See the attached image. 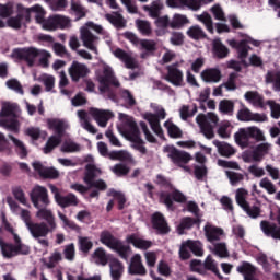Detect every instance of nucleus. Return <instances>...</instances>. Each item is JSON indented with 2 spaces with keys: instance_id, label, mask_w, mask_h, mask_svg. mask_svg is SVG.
Masks as SVG:
<instances>
[{
  "instance_id": "nucleus-1",
  "label": "nucleus",
  "mask_w": 280,
  "mask_h": 280,
  "mask_svg": "<svg viewBox=\"0 0 280 280\" xmlns=\"http://www.w3.org/2000/svg\"><path fill=\"white\" fill-rule=\"evenodd\" d=\"M119 120H120V126H118V129L129 141H131V148L133 150H138L140 154H145L148 150L143 145V140L141 139V133L139 132V128L137 127V122H135V119L132 117L119 113L118 114Z\"/></svg>"
},
{
  "instance_id": "nucleus-2",
  "label": "nucleus",
  "mask_w": 280,
  "mask_h": 280,
  "mask_svg": "<svg viewBox=\"0 0 280 280\" xmlns=\"http://www.w3.org/2000/svg\"><path fill=\"white\" fill-rule=\"evenodd\" d=\"M102 175V170L97 168L95 164H88L85 166V173L83 176V183H85L86 186L82 184H71L70 189H73V191H78L79 194H86L90 189H100V191H106L108 188V185H106V182L104 179H96L97 176Z\"/></svg>"
},
{
  "instance_id": "nucleus-3",
  "label": "nucleus",
  "mask_w": 280,
  "mask_h": 280,
  "mask_svg": "<svg viewBox=\"0 0 280 280\" xmlns=\"http://www.w3.org/2000/svg\"><path fill=\"white\" fill-rule=\"evenodd\" d=\"M46 124L48 130H52V132L57 133L56 136H51L44 147V154H49V152L58 148L62 142V136L65 135V130L69 129V122L60 118H48Z\"/></svg>"
},
{
  "instance_id": "nucleus-4",
  "label": "nucleus",
  "mask_w": 280,
  "mask_h": 280,
  "mask_svg": "<svg viewBox=\"0 0 280 280\" xmlns=\"http://www.w3.org/2000/svg\"><path fill=\"white\" fill-rule=\"evenodd\" d=\"M102 26L93 22H88L80 28V39L83 43V47L95 54V56H100V50H97L98 38L92 32L102 34Z\"/></svg>"
},
{
  "instance_id": "nucleus-5",
  "label": "nucleus",
  "mask_w": 280,
  "mask_h": 280,
  "mask_svg": "<svg viewBox=\"0 0 280 280\" xmlns=\"http://www.w3.org/2000/svg\"><path fill=\"white\" fill-rule=\"evenodd\" d=\"M151 108L155 114L147 112L143 114V119H145V121H149L153 132L159 136L160 139H163V128H161V119H165V117H167V113L165 112V108H163V106L156 103H151Z\"/></svg>"
},
{
  "instance_id": "nucleus-6",
  "label": "nucleus",
  "mask_w": 280,
  "mask_h": 280,
  "mask_svg": "<svg viewBox=\"0 0 280 280\" xmlns=\"http://www.w3.org/2000/svg\"><path fill=\"white\" fill-rule=\"evenodd\" d=\"M96 80L100 83L98 89L101 93H108L110 84L119 86V81L115 79L113 68L105 62H101L100 69L96 70Z\"/></svg>"
},
{
  "instance_id": "nucleus-7",
  "label": "nucleus",
  "mask_w": 280,
  "mask_h": 280,
  "mask_svg": "<svg viewBox=\"0 0 280 280\" xmlns=\"http://www.w3.org/2000/svg\"><path fill=\"white\" fill-rule=\"evenodd\" d=\"M100 242L110 248V250H115L122 259H128V255H130V247L121 243V241L117 240L113 236V234L108 231H103L100 235Z\"/></svg>"
},
{
  "instance_id": "nucleus-8",
  "label": "nucleus",
  "mask_w": 280,
  "mask_h": 280,
  "mask_svg": "<svg viewBox=\"0 0 280 280\" xmlns=\"http://www.w3.org/2000/svg\"><path fill=\"white\" fill-rule=\"evenodd\" d=\"M218 121H220V118L214 113H208L207 115L199 114L196 117V122L200 128V132L206 139H213L215 137L213 126H218Z\"/></svg>"
},
{
  "instance_id": "nucleus-9",
  "label": "nucleus",
  "mask_w": 280,
  "mask_h": 280,
  "mask_svg": "<svg viewBox=\"0 0 280 280\" xmlns=\"http://www.w3.org/2000/svg\"><path fill=\"white\" fill-rule=\"evenodd\" d=\"M248 43L254 45V47H259V45H261L260 40L254 39L248 35L245 36V39L240 42L235 39L228 40V45H230L232 49H236L238 60H241L243 65H246V58H248V51H250V46H248Z\"/></svg>"
},
{
  "instance_id": "nucleus-10",
  "label": "nucleus",
  "mask_w": 280,
  "mask_h": 280,
  "mask_svg": "<svg viewBox=\"0 0 280 280\" xmlns=\"http://www.w3.org/2000/svg\"><path fill=\"white\" fill-rule=\"evenodd\" d=\"M35 215L38 220H45V222H40L38 224H44L45 225V232L44 234H39L38 237H47L49 233H54L56 231V218L54 217V212L47 208V206H44L43 203L38 205Z\"/></svg>"
},
{
  "instance_id": "nucleus-11",
  "label": "nucleus",
  "mask_w": 280,
  "mask_h": 280,
  "mask_svg": "<svg viewBox=\"0 0 280 280\" xmlns=\"http://www.w3.org/2000/svg\"><path fill=\"white\" fill-rule=\"evenodd\" d=\"M18 215H20L21 220L24 222L32 237L38 238L39 235H45V224H38L36 222H33L32 212H30V210H25L22 208Z\"/></svg>"
},
{
  "instance_id": "nucleus-12",
  "label": "nucleus",
  "mask_w": 280,
  "mask_h": 280,
  "mask_svg": "<svg viewBox=\"0 0 280 280\" xmlns=\"http://www.w3.org/2000/svg\"><path fill=\"white\" fill-rule=\"evenodd\" d=\"M3 231H8L9 233H11V235H13L16 255H28L30 254V246H27L21 242V236H19V234H16V232H14V228H12V225H10V223L8 222V219L5 218V214H2V224L0 226V233H3Z\"/></svg>"
},
{
  "instance_id": "nucleus-13",
  "label": "nucleus",
  "mask_w": 280,
  "mask_h": 280,
  "mask_svg": "<svg viewBox=\"0 0 280 280\" xmlns=\"http://www.w3.org/2000/svg\"><path fill=\"white\" fill-rule=\"evenodd\" d=\"M3 231H8L9 233H11V235H13L16 255H28L30 254V246H27L21 242V236H19V234H16V232H14V228H12V225H10V223L8 222V219L5 218V214H2V224L0 226V233H3Z\"/></svg>"
},
{
  "instance_id": "nucleus-14",
  "label": "nucleus",
  "mask_w": 280,
  "mask_h": 280,
  "mask_svg": "<svg viewBox=\"0 0 280 280\" xmlns=\"http://www.w3.org/2000/svg\"><path fill=\"white\" fill-rule=\"evenodd\" d=\"M183 62L184 61L180 60L166 67L167 73L164 79L166 82H170V84H173V86H183L185 82V74L183 70L178 69V67L183 66Z\"/></svg>"
},
{
  "instance_id": "nucleus-15",
  "label": "nucleus",
  "mask_w": 280,
  "mask_h": 280,
  "mask_svg": "<svg viewBox=\"0 0 280 280\" xmlns=\"http://www.w3.org/2000/svg\"><path fill=\"white\" fill-rule=\"evenodd\" d=\"M213 0H166V4L168 8H188L194 12H198L202 8V5H207V3H212Z\"/></svg>"
},
{
  "instance_id": "nucleus-16",
  "label": "nucleus",
  "mask_w": 280,
  "mask_h": 280,
  "mask_svg": "<svg viewBox=\"0 0 280 280\" xmlns=\"http://www.w3.org/2000/svg\"><path fill=\"white\" fill-rule=\"evenodd\" d=\"M248 190L244 188H238L236 190L235 200L238 206L243 208V210L249 215V218H258L259 217V208L248 206Z\"/></svg>"
},
{
  "instance_id": "nucleus-17",
  "label": "nucleus",
  "mask_w": 280,
  "mask_h": 280,
  "mask_svg": "<svg viewBox=\"0 0 280 280\" xmlns=\"http://www.w3.org/2000/svg\"><path fill=\"white\" fill-rule=\"evenodd\" d=\"M30 197L35 208H38V205L49 207L51 202L49 200V192L47 191V188H45V186L36 185L35 187H33Z\"/></svg>"
},
{
  "instance_id": "nucleus-18",
  "label": "nucleus",
  "mask_w": 280,
  "mask_h": 280,
  "mask_svg": "<svg viewBox=\"0 0 280 280\" xmlns=\"http://www.w3.org/2000/svg\"><path fill=\"white\" fill-rule=\"evenodd\" d=\"M19 10L20 12H23L25 14V23H30L31 19H32V12H35V20L36 23H39V25H44L45 23V9H43V7H40L39 4H36L34 7L31 8H24L22 4H19Z\"/></svg>"
},
{
  "instance_id": "nucleus-19",
  "label": "nucleus",
  "mask_w": 280,
  "mask_h": 280,
  "mask_svg": "<svg viewBox=\"0 0 280 280\" xmlns=\"http://www.w3.org/2000/svg\"><path fill=\"white\" fill-rule=\"evenodd\" d=\"M112 54H113V56H115V58H118V60H120V62H124V65L127 69H138L139 68V61H137V58L135 57V55H132V52H126L121 48H116L114 50L112 49Z\"/></svg>"
},
{
  "instance_id": "nucleus-20",
  "label": "nucleus",
  "mask_w": 280,
  "mask_h": 280,
  "mask_svg": "<svg viewBox=\"0 0 280 280\" xmlns=\"http://www.w3.org/2000/svg\"><path fill=\"white\" fill-rule=\"evenodd\" d=\"M89 113L101 128H106V126H108V120L113 119L114 117L113 112L108 109L92 107L90 108Z\"/></svg>"
},
{
  "instance_id": "nucleus-21",
  "label": "nucleus",
  "mask_w": 280,
  "mask_h": 280,
  "mask_svg": "<svg viewBox=\"0 0 280 280\" xmlns=\"http://www.w3.org/2000/svg\"><path fill=\"white\" fill-rule=\"evenodd\" d=\"M38 50L37 48L30 47V48H20L13 51V56L15 58H21V60H25L28 67H33L34 62L38 58Z\"/></svg>"
},
{
  "instance_id": "nucleus-22",
  "label": "nucleus",
  "mask_w": 280,
  "mask_h": 280,
  "mask_svg": "<svg viewBox=\"0 0 280 280\" xmlns=\"http://www.w3.org/2000/svg\"><path fill=\"white\" fill-rule=\"evenodd\" d=\"M91 73L89 66L79 61H73L69 68V75L73 82H79L81 78H86Z\"/></svg>"
},
{
  "instance_id": "nucleus-23",
  "label": "nucleus",
  "mask_w": 280,
  "mask_h": 280,
  "mask_svg": "<svg viewBox=\"0 0 280 280\" xmlns=\"http://www.w3.org/2000/svg\"><path fill=\"white\" fill-rule=\"evenodd\" d=\"M277 221L280 224V209L278 211ZM260 229L267 237H273V240H280V228H277L275 223L268 221H261Z\"/></svg>"
},
{
  "instance_id": "nucleus-24",
  "label": "nucleus",
  "mask_w": 280,
  "mask_h": 280,
  "mask_svg": "<svg viewBox=\"0 0 280 280\" xmlns=\"http://www.w3.org/2000/svg\"><path fill=\"white\" fill-rule=\"evenodd\" d=\"M203 231L208 242H210L211 244H213L214 242H220V240L224 237V230L211 223H207L203 228Z\"/></svg>"
},
{
  "instance_id": "nucleus-25",
  "label": "nucleus",
  "mask_w": 280,
  "mask_h": 280,
  "mask_svg": "<svg viewBox=\"0 0 280 280\" xmlns=\"http://www.w3.org/2000/svg\"><path fill=\"white\" fill-rule=\"evenodd\" d=\"M33 167L42 178H58L60 173L54 167H47L40 162H33Z\"/></svg>"
},
{
  "instance_id": "nucleus-26",
  "label": "nucleus",
  "mask_w": 280,
  "mask_h": 280,
  "mask_svg": "<svg viewBox=\"0 0 280 280\" xmlns=\"http://www.w3.org/2000/svg\"><path fill=\"white\" fill-rule=\"evenodd\" d=\"M161 202L166 205L167 209H172V202L175 200V202H185L187 200V197L183 195V192L178 190H173L172 195L170 192H162L160 196Z\"/></svg>"
},
{
  "instance_id": "nucleus-27",
  "label": "nucleus",
  "mask_w": 280,
  "mask_h": 280,
  "mask_svg": "<svg viewBox=\"0 0 280 280\" xmlns=\"http://www.w3.org/2000/svg\"><path fill=\"white\" fill-rule=\"evenodd\" d=\"M200 77L208 84H218L222 80V71L218 68H208L201 72Z\"/></svg>"
},
{
  "instance_id": "nucleus-28",
  "label": "nucleus",
  "mask_w": 280,
  "mask_h": 280,
  "mask_svg": "<svg viewBox=\"0 0 280 280\" xmlns=\"http://www.w3.org/2000/svg\"><path fill=\"white\" fill-rule=\"evenodd\" d=\"M129 275H140L143 276L148 272L145 270V266L143 265V260L139 254L132 256L129 267H128Z\"/></svg>"
},
{
  "instance_id": "nucleus-29",
  "label": "nucleus",
  "mask_w": 280,
  "mask_h": 280,
  "mask_svg": "<svg viewBox=\"0 0 280 280\" xmlns=\"http://www.w3.org/2000/svg\"><path fill=\"white\" fill-rule=\"evenodd\" d=\"M127 243L132 244V246L139 250H148V248H152V241L142 238L139 234H131L127 236Z\"/></svg>"
},
{
  "instance_id": "nucleus-30",
  "label": "nucleus",
  "mask_w": 280,
  "mask_h": 280,
  "mask_svg": "<svg viewBox=\"0 0 280 280\" xmlns=\"http://www.w3.org/2000/svg\"><path fill=\"white\" fill-rule=\"evenodd\" d=\"M165 5L163 4V0H154L149 5H143L142 10L148 12L151 19H159L161 16V12L163 11Z\"/></svg>"
},
{
  "instance_id": "nucleus-31",
  "label": "nucleus",
  "mask_w": 280,
  "mask_h": 280,
  "mask_svg": "<svg viewBox=\"0 0 280 280\" xmlns=\"http://www.w3.org/2000/svg\"><path fill=\"white\" fill-rule=\"evenodd\" d=\"M234 139L240 148H248L250 145V133L247 128H241L235 135Z\"/></svg>"
},
{
  "instance_id": "nucleus-32",
  "label": "nucleus",
  "mask_w": 280,
  "mask_h": 280,
  "mask_svg": "<svg viewBox=\"0 0 280 280\" xmlns=\"http://www.w3.org/2000/svg\"><path fill=\"white\" fill-rule=\"evenodd\" d=\"M152 224L160 233H170V226H167V222H165V218L161 212H155L152 215Z\"/></svg>"
},
{
  "instance_id": "nucleus-33",
  "label": "nucleus",
  "mask_w": 280,
  "mask_h": 280,
  "mask_svg": "<svg viewBox=\"0 0 280 280\" xmlns=\"http://www.w3.org/2000/svg\"><path fill=\"white\" fill-rule=\"evenodd\" d=\"M33 78L35 82H43L47 92L54 91V86H56V78L54 75L44 73L36 78V73H33Z\"/></svg>"
},
{
  "instance_id": "nucleus-34",
  "label": "nucleus",
  "mask_w": 280,
  "mask_h": 280,
  "mask_svg": "<svg viewBox=\"0 0 280 280\" xmlns=\"http://www.w3.org/2000/svg\"><path fill=\"white\" fill-rule=\"evenodd\" d=\"M212 54L217 58H226V56H229V48L223 45L220 38H215L212 42Z\"/></svg>"
},
{
  "instance_id": "nucleus-35",
  "label": "nucleus",
  "mask_w": 280,
  "mask_h": 280,
  "mask_svg": "<svg viewBox=\"0 0 280 280\" xmlns=\"http://www.w3.org/2000/svg\"><path fill=\"white\" fill-rule=\"evenodd\" d=\"M172 21H170V16L163 15L161 18H158L155 21L156 31L155 34L158 36H164V34H167V28L171 27Z\"/></svg>"
},
{
  "instance_id": "nucleus-36",
  "label": "nucleus",
  "mask_w": 280,
  "mask_h": 280,
  "mask_svg": "<svg viewBox=\"0 0 280 280\" xmlns=\"http://www.w3.org/2000/svg\"><path fill=\"white\" fill-rule=\"evenodd\" d=\"M77 115L79 117L80 126H82L84 130L91 132V135H95V132H97V129H95L89 121V113H86V110H78Z\"/></svg>"
},
{
  "instance_id": "nucleus-37",
  "label": "nucleus",
  "mask_w": 280,
  "mask_h": 280,
  "mask_svg": "<svg viewBox=\"0 0 280 280\" xmlns=\"http://www.w3.org/2000/svg\"><path fill=\"white\" fill-rule=\"evenodd\" d=\"M55 202L59 207H62V209H66V207H78V197L73 194H68L66 196H60Z\"/></svg>"
},
{
  "instance_id": "nucleus-38",
  "label": "nucleus",
  "mask_w": 280,
  "mask_h": 280,
  "mask_svg": "<svg viewBox=\"0 0 280 280\" xmlns=\"http://www.w3.org/2000/svg\"><path fill=\"white\" fill-rule=\"evenodd\" d=\"M246 102L255 106L256 108H264V97L255 91L246 92L244 95Z\"/></svg>"
},
{
  "instance_id": "nucleus-39",
  "label": "nucleus",
  "mask_w": 280,
  "mask_h": 280,
  "mask_svg": "<svg viewBox=\"0 0 280 280\" xmlns=\"http://www.w3.org/2000/svg\"><path fill=\"white\" fill-rule=\"evenodd\" d=\"M0 249L4 259H12V257H16V248L12 243H5V241L0 238Z\"/></svg>"
},
{
  "instance_id": "nucleus-40",
  "label": "nucleus",
  "mask_w": 280,
  "mask_h": 280,
  "mask_svg": "<svg viewBox=\"0 0 280 280\" xmlns=\"http://www.w3.org/2000/svg\"><path fill=\"white\" fill-rule=\"evenodd\" d=\"M213 145H215V148H218V152L219 154H221V156H233V154H235V148H233V145L226 143V142H220L218 140L213 141Z\"/></svg>"
},
{
  "instance_id": "nucleus-41",
  "label": "nucleus",
  "mask_w": 280,
  "mask_h": 280,
  "mask_svg": "<svg viewBox=\"0 0 280 280\" xmlns=\"http://www.w3.org/2000/svg\"><path fill=\"white\" fill-rule=\"evenodd\" d=\"M109 268L113 280L121 279V275H124V265H121L119 260L112 259L109 262Z\"/></svg>"
},
{
  "instance_id": "nucleus-42",
  "label": "nucleus",
  "mask_w": 280,
  "mask_h": 280,
  "mask_svg": "<svg viewBox=\"0 0 280 280\" xmlns=\"http://www.w3.org/2000/svg\"><path fill=\"white\" fill-rule=\"evenodd\" d=\"M92 260L94 261V264H97V266H106V264H108V254H106V250H104V248L98 247L92 254Z\"/></svg>"
},
{
  "instance_id": "nucleus-43",
  "label": "nucleus",
  "mask_w": 280,
  "mask_h": 280,
  "mask_svg": "<svg viewBox=\"0 0 280 280\" xmlns=\"http://www.w3.org/2000/svg\"><path fill=\"white\" fill-rule=\"evenodd\" d=\"M233 132V125L229 120H223L219 124L218 135L221 139H229Z\"/></svg>"
},
{
  "instance_id": "nucleus-44",
  "label": "nucleus",
  "mask_w": 280,
  "mask_h": 280,
  "mask_svg": "<svg viewBox=\"0 0 280 280\" xmlns=\"http://www.w3.org/2000/svg\"><path fill=\"white\" fill-rule=\"evenodd\" d=\"M23 20L25 21V13L19 10V4H18V15L9 18L7 23L9 27H12L13 30H21V26L23 25Z\"/></svg>"
},
{
  "instance_id": "nucleus-45",
  "label": "nucleus",
  "mask_w": 280,
  "mask_h": 280,
  "mask_svg": "<svg viewBox=\"0 0 280 280\" xmlns=\"http://www.w3.org/2000/svg\"><path fill=\"white\" fill-rule=\"evenodd\" d=\"M109 159L113 161H125L126 163H135L132 154L128 151H114L109 154Z\"/></svg>"
},
{
  "instance_id": "nucleus-46",
  "label": "nucleus",
  "mask_w": 280,
  "mask_h": 280,
  "mask_svg": "<svg viewBox=\"0 0 280 280\" xmlns=\"http://www.w3.org/2000/svg\"><path fill=\"white\" fill-rule=\"evenodd\" d=\"M0 126H2V128H5V130H9V132H14L15 135H19V131L21 130V124H19V120H16V118H13L11 120L1 119Z\"/></svg>"
},
{
  "instance_id": "nucleus-47",
  "label": "nucleus",
  "mask_w": 280,
  "mask_h": 280,
  "mask_svg": "<svg viewBox=\"0 0 280 280\" xmlns=\"http://www.w3.org/2000/svg\"><path fill=\"white\" fill-rule=\"evenodd\" d=\"M9 139L12 141L19 156H21V159H25V156H27V148L25 147V143L12 135H9Z\"/></svg>"
},
{
  "instance_id": "nucleus-48",
  "label": "nucleus",
  "mask_w": 280,
  "mask_h": 280,
  "mask_svg": "<svg viewBox=\"0 0 280 280\" xmlns=\"http://www.w3.org/2000/svg\"><path fill=\"white\" fill-rule=\"evenodd\" d=\"M189 23V19H187V15L183 14H174L171 20V28L172 30H180L184 25H187Z\"/></svg>"
},
{
  "instance_id": "nucleus-49",
  "label": "nucleus",
  "mask_w": 280,
  "mask_h": 280,
  "mask_svg": "<svg viewBox=\"0 0 280 280\" xmlns=\"http://www.w3.org/2000/svg\"><path fill=\"white\" fill-rule=\"evenodd\" d=\"M42 261L46 268H56V265L59 261H62V254L60 252H55L49 258H43Z\"/></svg>"
},
{
  "instance_id": "nucleus-50",
  "label": "nucleus",
  "mask_w": 280,
  "mask_h": 280,
  "mask_svg": "<svg viewBox=\"0 0 280 280\" xmlns=\"http://www.w3.org/2000/svg\"><path fill=\"white\" fill-rule=\"evenodd\" d=\"M136 27L142 34V36L152 35V24L145 20H136Z\"/></svg>"
},
{
  "instance_id": "nucleus-51",
  "label": "nucleus",
  "mask_w": 280,
  "mask_h": 280,
  "mask_svg": "<svg viewBox=\"0 0 280 280\" xmlns=\"http://www.w3.org/2000/svg\"><path fill=\"white\" fill-rule=\"evenodd\" d=\"M164 128H166L172 139H180L183 137V131L180 130V128H178V126L174 125V122L170 120L164 122Z\"/></svg>"
},
{
  "instance_id": "nucleus-52",
  "label": "nucleus",
  "mask_w": 280,
  "mask_h": 280,
  "mask_svg": "<svg viewBox=\"0 0 280 280\" xmlns=\"http://www.w3.org/2000/svg\"><path fill=\"white\" fill-rule=\"evenodd\" d=\"M203 268H205L206 272H207V270H210L211 272L217 275V277H219V279H222V275L220 273V270H218V262L214 261V259H213V257H211V255L207 256V258L203 262Z\"/></svg>"
},
{
  "instance_id": "nucleus-53",
  "label": "nucleus",
  "mask_w": 280,
  "mask_h": 280,
  "mask_svg": "<svg viewBox=\"0 0 280 280\" xmlns=\"http://www.w3.org/2000/svg\"><path fill=\"white\" fill-rule=\"evenodd\" d=\"M187 36H189V38H192V40H200L207 35L205 34L202 27H200L199 25H194L188 28Z\"/></svg>"
},
{
  "instance_id": "nucleus-54",
  "label": "nucleus",
  "mask_w": 280,
  "mask_h": 280,
  "mask_svg": "<svg viewBox=\"0 0 280 280\" xmlns=\"http://www.w3.org/2000/svg\"><path fill=\"white\" fill-rule=\"evenodd\" d=\"M67 280H102V276L95 275L90 278H84L81 273L75 272V269H69L67 271Z\"/></svg>"
},
{
  "instance_id": "nucleus-55",
  "label": "nucleus",
  "mask_w": 280,
  "mask_h": 280,
  "mask_svg": "<svg viewBox=\"0 0 280 280\" xmlns=\"http://www.w3.org/2000/svg\"><path fill=\"white\" fill-rule=\"evenodd\" d=\"M105 19H107V21L112 23V25H114L115 27H124L126 25V22L124 21V16H121L117 12L106 14Z\"/></svg>"
},
{
  "instance_id": "nucleus-56",
  "label": "nucleus",
  "mask_w": 280,
  "mask_h": 280,
  "mask_svg": "<svg viewBox=\"0 0 280 280\" xmlns=\"http://www.w3.org/2000/svg\"><path fill=\"white\" fill-rule=\"evenodd\" d=\"M80 150H82V147L73 140L65 141L61 145V152H66L68 154L80 152Z\"/></svg>"
},
{
  "instance_id": "nucleus-57",
  "label": "nucleus",
  "mask_w": 280,
  "mask_h": 280,
  "mask_svg": "<svg viewBox=\"0 0 280 280\" xmlns=\"http://www.w3.org/2000/svg\"><path fill=\"white\" fill-rule=\"evenodd\" d=\"M196 19L197 21H200V23H203L210 34H213V20L209 13L203 12L199 15H196Z\"/></svg>"
},
{
  "instance_id": "nucleus-58",
  "label": "nucleus",
  "mask_w": 280,
  "mask_h": 280,
  "mask_svg": "<svg viewBox=\"0 0 280 280\" xmlns=\"http://www.w3.org/2000/svg\"><path fill=\"white\" fill-rule=\"evenodd\" d=\"M211 250L214 255H217V257H221L222 259L229 257V248H226V243H215Z\"/></svg>"
},
{
  "instance_id": "nucleus-59",
  "label": "nucleus",
  "mask_w": 280,
  "mask_h": 280,
  "mask_svg": "<svg viewBox=\"0 0 280 280\" xmlns=\"http://www.w3.org/2000/svg\"><path fill=\"white\" fill-rule=\"evenodd\" d=\"M270 150H272V144L268 142L260 143L254 149L257 154V159L260 161L266 156V154H268V152H270Z\"/></svg>"
},
{
  "instance_id": "nucleus-60",
  "label": "nucleus",
  "mask_w": 280,
  "mask_h": 280,
  "mask_svg": "<svg viewBox=\"0 0 280 280\" xmlns=\"http://www.w3.org/2000/svg\"><path fill=\"white\" fill-rule=\"evenodd\" d=\"M247 129L249 131L250 139H255V141H258V142L266 141V135H264V131L258 127L252 126V127H247Z\"/></svg>"
},
{
  "instance_id": "nucleus-61",
  "label": "nucleus",
  "mask_w": 280,
  "mask_h": 280,
  "mask_svg": "<svg viewBox=\"0 0 280 280\" xmlns=\"http://www.w3.org/2000/svg\"><path fill=\"white\" fill-rule=\"evenodd\" d=\"M235 108V104L232 101L223 100L219 104V110L223 115H233V110Z\"/></svg>"
},
{
  "instance_id": "nucleus-62",
  "label": "nucleus",
  "mask_w": 280,
  "mask_h": 280,
  "mask_svg": "<svg viewBox=\"0 0 280 280\" xmlns=\"http://www.w3.org/2000/svg\"><path fill=\"white\" fill-rule=\"evenodd\" d=\"M188 244L190 253L196 255V257H202V255H205V249L202 248V243H200V241H188Z\"/></svg>"
},
{
  "instance_id": "nucleus-63",
  "label": "nucleus",
  "mask_w": 280,
  "mask_h": 280,
  "mask_svg": "<svg viewBox=\"0 0 280 280\" xmlns=\"http://www.w3.org/2000/svg\"><path fill=\"white\" fill-rule=\"evenodd\" d=\"M266 82L268 84L272 83L275 91H280V72H268Z\"/></svg>"
},
{
  "instance_id": "nucleus-64",
  "label": "nucleus",
  "mask_w": 280,
  "mask_h": 280,
  "mask_svg": "<svg viewBox=\"0 0 280 280\" xmlns=\"http://www.w3.org/2000/svg\"><path fill=\"white\" fill-rule=\"evenodd\" d=\"M45 2L54 12H59L60 10H65V8H67V0H45Z\"/></svg>"
}]
</instances>
